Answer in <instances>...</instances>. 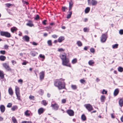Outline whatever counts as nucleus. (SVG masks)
<instances>
[{
    "label": "nucleus",
    "instance_id": "nucleus-60",
    "mask_svg": "<svg viewBox=\"0 0 123 123\" xmlns=\"http://www.w3.org/2000/svg\"><path fill=\"white\" fill-rule=\"evenodd\" d=\"M39 16H36V17L35 18V20H38L39 18Z\"/></svg>",
    "mask_w": 123,
    "mask_h": 123
},
{
    "label": "nucleus",
    "instance_id": "nucleus-31",
    "mask_svg": "<svg viewBox=\"0 0 123 123\" xmlns=\"http://www.w3.org/2000/svg\"><path fill=\"white\" fill-rule=\"evenodd\" d=\"M16 95L17 97V99L21 101V100L20 98L21 97L20 94H16Z\"/></svg>",
    "mask_w": 123,
    "mask_h": 123
},
{
    "label": "nucleus",
    "instance_id": "nucleus-59",
    "mask_svg": "<svg viewBox=\"0 0 123 123\" xmlns=\"http://www.w3.org/2000/svg\"><path fill=\"white\" fill-rule=\"evenodd\" d=\"M11 62L13 65H14V64H16V62L13 60H12Z\"/></svg>",
    "mask_w": 123,
    "mask_h": 123
},
{
    "label": "nucleus",
    "instance_id": "nucleus-43",
    "mask_svg": "<svg viewBox=\"0 0 123 123\" xmlns=\"http://www.w3.org/2000/svg\"><path fill=\"white\" fill-rule=\"evenodd\" d=\"M12 105V104L11 103H8L7 105V107L8 108H11V107Z\"/></svg>",
    "mask_w": 123,
    "mask_h": 123
},
{
    "label": "nucleus",
    "instance_id": "nucleus-23",
    "mask_svg": "<svg viewBox=\"0 0 123 123\" xmlns=\"http://www.w3.org/2000/svg\"><path fill=\"white\" fill-rule=\"evenodd\" d=\"M6 59V57L4 56H0V60L2 61H4Z\"/></svg>",
    "mask_w": 123,
    "mask_h": 123
},
{
    "label": "nucleus",
    "instance_id": "nucleus-7",
    "mask_svg": "<svg viewBox=\"0 0 123 123\" xmlns=\"http://www.w3.org/2000/svg\"><path fill=\"white\" fill-rule=\"evenodd\" d=\"M84 106L89 111H90L93 110L92 106L90 104H86Z\"/></svg>",
    "mask_w": 123,
    "mask_h": 123
},
{
    "label": "nucleus",
    "instance_id": "nucleus-8",
    "mask_svg": "<svg viewBox=\"0 0 123 123\" xmlns=\"http://www.w3.org/2000/svg\"><path fill=\"white\" fill-rule=\"evenodd\" d=\"M51 106L53 108V109L55 110H57L59 107V106L56 103L54 104H52Z\"/></svg>",
    "mask_w": 123,
    "mask_h": 123
},
{
    "label": "nucleus",
    "instance_id": "nucleus-25",
    "mask_svg": "<svg viewBox=\"0 0 123 123\" xmlns=\"http://www.w3.org/2000/svg\"><path fill=\"white\" fill-rule=\"evenodd\" d=\"M83 31L85 32H88L89 30V28L85 27L83 29Z\"/></svg>",
    "mask_w": 123,
    "mask_h": 123
},
{
    "label": "nucleus",
    "instance_id": "nucleus-3",
    "mask_svg": "<svg viewBox=\"0 0 123 123\" xmlns=\"http://www.w3.org/2000/svg\"><path fill=\"white\" fill-rule=\"evenodd\" d=\"M0 33V35L2 36H5L8 38H9L11 37L10 34L7 32L1 31Z\"/></svg>",
    "mask_w": 123,
    "mask_h": 123
},
{
    "label": "nucleus",
    "instance_id": "nucleus-17",
    "mask_svg": "<svg viewBox=\"0 0 123 123\" xmlns=\"http://www.w3.org/2000/svg\"><path fill=\"white\" fill-rule=\"evenodd\" d=\"M0 109L1 112H4L5 110V107L3 105H1L0 106Z\"/></svg>",
    "mask_w": 123,
    "mask_h": 123
},
{
    "label": "nucleus",
    "instance_id": "nucleus-21",
    "mask_svg": "<svg viewBox=\"0 0 123 123\" xmlns=\"http://www.w3.org/2000/svg\"><path fill=\"white\" fill-rule=\"evenodd\" d=\"M0 77L2 79H3L4 78V73L3 71L0 70Z\"/></svg>",
    "mask_w": 123,
    "mask_h": 123
},
{
    "label": "nucleus",
    "instance_id": "nucleus-13",
    "mask_svg": "<svg viewBox=\"0 0 123 123\" xmlns=\"http://www.w3.org/2000/svg\"><path fill=\"white\" fill-rule=\"evenodd\" d=\"M73 3L72 0H71L69 2V10L70 11L72 8L73 6Z\"/></svg>",
    "mask_w": 123,
    "mask_h": 123
},
{
    "label": "nucleus",
    "instance_id": "nucleus-47",
    "mask_svg": "<svg viewBox=\"0 0 123 123\" xmlns=\"http://www.w3.org/2000/svg\"><path fill=\"white\" fill-rule=\"evenodd\" d=\"M34 96H32V95H31L29 97V99L30 100H34Z\"/></svg>",
    "mask_w": 123,
    "mask_h": 123
},
{
    "label": "nucleus",
    "instance_id": "nucleus-6",
    "mask_svg": "<svg viewBox=\"0 0 123 123\" xmlns=\"http://www.w3.org/2000/svg\"><path fill=\"white\" fill-rule=\"evenodd\" d=\"M107 35L105 34H102L101 39V42L103 43L105 42L107 38Z\"/></svg>",
    "mask_w": 123,
    "mask_h": 123
},
{
    "label": "nucleus",
    "instance_id": "nucleus-51",
    "mask_svg": "<svg viewBox=\"0 0 123 123\" xmlns=\"http://www.w3.org/2000/svg\"><path fill=\"white\" fill-rule=\"evenodd\" d=\"M39 93L41 95H42L43 93V91L42 89H40L39 91Z\"/></svg>",
    "mask_w": 123,
    "mask_h": 123
},
{
    "label": "nucleus",
    "instance_id": "nucleus-1",
    "mask_svg": "<svg viewBox=\"0 0 123 123\" xmlns=\"http://www.w3.org/2000/svg\"><path fill=\"white\" fill-rule=\"evenodd\" d=\"M54 85L58 87L59 90H61L65 88V85L64 80L60 79L56 80L54 83Z\"/></svg>",
    "mask_w": 123,
    "mask_h": 123
},
{
    "label": "nucleus",
    "instance_id": "nucleus-50",
    "mask_svg": "<svg viewBox=\"0 0 123 123\" xmlns=\"http://www.w3.org/2000/svg\"><path fill=\"white\" fill-rule=\"evenodd\" d=\"M119 33L121 35L123 34V30L121 29L119 30Z\"/></svg>",
    "mask_w": 123,
    "mask_h": 123
},
{
    "label": "nucleus",
    "instance_id": "nucleus-26",
    "mask_svg": "<svg viewBox=\"0 0 123 123\" xmlns=\"http://www.w3.org/2000/svg\"><path fill=\"white\" fill-rule=\"evenodd\" d=\"M18 107L16 105H15L13 106L12 108H11V110L13 111H14L18 109Z\"/></svg>",
    "mask_w": 123,
    "mask_h": 123
},
{
    "label": "nucleus",
    "instance_id": "nucleus-29",
    "mask_svg": "<svg viewBox=\"0 0 123 123\" xmlns=\"http://www.w3.org/2000/svg\"><path fill=\"white\" fill-rule=\"evenodd\" d=\"M105 97L104 95H102L100 98L101 101L102 102H104L105 101Z\"/></svg>",
    "mask_w": 123,
    "mask_h": 123
},
{
    "label": "nucleus",
    "instance_id": "nucleus-16",
    "mask_svg": "<svg viewBox=\"0 0 123 123\" xmlns=\"http://www.w3.org/2000/svg\"><path fill=\"white\" fill-rule=\"evenodd\" d=\"M30 38L29 37L27 36H25L23 37V39L25 40L27 42H28L29 41Z\"/></svg>",
    "mask_w": 123,
    "mask_h": 123
},
{
    "label": "nucleus",
    "instance_id": "nucleus-18",
    "mask_svg": "<svg viewBox=\"0 0 123 123\" xmlns=\"http://www.w3.org/2000/svg\"><path fill=\"white\" fill-rule=\"evenodd\" d=\"M119 92V90L118 88L116 89L114 92V95L115 96H116Z\"/></svg>",
    "mask_w": 123,
    "mask_h": 123
},
{
    "label": "nucleus",
    "instance_id": "nucleus-39",
    "mask_svg": "<svg viewBox=\"0 0 123 123\" xmlns=\"http://www.w3.org/2000/svg\"><path fill=\"white\" fill-rule=\"evenodd\" d=\"M47 43H48V45L49 46H51L52 45V41L50 40H49L47 42Z\"/></svg>",
    "mask_w": 123,
    "mask_h": 123
},
{
    "label": "nucleus",
    "instance_id": "nucleus-22",
    "mask_svg": "<svg viewBox=\"0 0 123 123\" xmlns=\"http://www.w3.org/2000/svg\"><path fill=\"white\" fill-rule=\"evenodd\" d=\"M68 10V8L66 6H62V10L63 12H67Z\"/></svg>",
    "mask_w": 123,
    "mask_h": 123
},
{
    "label": "nucleus",
    "instance_id": "nucleus-63",
    "mask_svg": "<svg viewBox=\"0 0 123 123\" xmlns=\"http://www.w3.org/2000/svg\"><path fill=\"white\" fill-rule=\"evenodd\" d=\"M26 64L27 62H24L22 63V64L23 65H25Z\"/></svg>",
    "mask_w": 123,
    "mask_h": 123
},
{
    "label": "nucleus",
    "instance_id": "nucleus-2",
    "mask_svg": "<svg viewBox=\"0 0 123 123\" xmlns=\"http://www.w3.org/2000/svg\"><path fill=\"white\" fill-rule=\"evenodd\" d=\"M60 57L62 60V64L63 65L71 67L70 64L68 63L69 60L68 58H66V54L64 53L60 54Z\"/></svg>",
    "mask_w": 123,
    "mask_h": 123
},
{
    "label": "nucleus",
    "instance_id": "nucleus-54",
    "mask_svg": "<svg viewBox=\"0 0 123 123\" xmlns=\"http://www.w3.org/2000/svg\"><path fill=\"white\" fill-rule=\"evenodd\" d=\"M80 82L82 83H83L84 82H85V80H84L83 79H81L80 80Z\"/></svg>",
    "mask_w": 123,
    "mask_h": 123
},
{
    "label": "nucleus",
    "instance_id": "nucleus-12",
    "mask_svg": "<svg viewBox=\"0 0 123 123\" xmlns=\"http://www.w3.org/2000/svg\"><path fill=\"white\" fill-rule=\"evenodd\" d=\"M65 39V38L64 37L61 36L60 37L58 38V42L61 43Z\"/></svg>",
    "mask_w": 123,
    "mask_h": 123
},
{
    "label": "nucleus",
    "instance_id": "nucleus-41",
    "mask_svg": "<svg viewBox=\"0 0 123 123\" xmlns=\"http://www.w3.org/2000/svg\"><path fill=\"white\" fill-rule=\"evenodd\" d=\"M118 45L117 44H115L112 45V48L113 49H116L117 48Z\"/></svg>",
    "mask_w": 123,
    "mask_h": 123
},
{
    "label": "nucleus",
    "instance_id": "nucleus-64",
    "mask_svg": "<svg viewBox=\"0 0 123 123\" xmlns=\"http://www.w3.org/2000/svg\"><path fill=\"white\" fill-rule=\"evenodd\" d=\"M88 47L87 46H85V47L84 48V50H86L87 49H88Z\"/></svg>",
    "mask_w": 123,
    "mask_h": 123
},
{
    "label": "nucleus",
    "instance_id": "nucleus-55",
    "mask_svg": "<svg viewBox=\"0 0 123 123\" xmlns=\"http://www.w3.org/2000/svg\"><path fill=\"white\" fill-rule=\"evenodd\" d=\"M46 21H47V20H43L42 21V23L44 25H46Z\"/></svg>",
    "mask_w": 123,
    "mask_h": 123
},
{
    "label": "nucleus",
    "instance_id": "nucleus-10",
    "mask_svg": "<svg viewBox=\"0 0 123 123\" xmlns=\"http://www.w3.org/2000/svg\"><path fill=\"white\" fill-rule=\"evenodd\" d=\"M40 78L41 80H42L44 79V72L42 71L40 73Z\"/></svg>",
    "mask_w": 123,
    "mask_h": 123
},
{
    "label": "nucleus",
    "instance_id": "nucleus-46",
    "mask_svg": "<svg viewBox=\"0 0 123 123\" xmlns=\"http://www.w3.org/2000/svg\"><path fill=\"white\" fill-rule=\"evenodd\" d=\"M72 88L74 89H76L77 88V86L76 85H71Z\"/></svg>",
    "mask_w": 123,
    "mask_h": 123
},
{
    "label": "nucleus",
    "instance_id": "nucleus-20",
    "mask_svg": "<svg viewBox=\"0 0 123 123\" xmlns=\"http://www.w3.org/2000/svg\"><path fill=\"white\" fill-rule=\"evenodd\" d=\"M28 22L29 23L26 24V25L30 27H31L33 25V24L31 23V21L29 20Z\"/></svg>",
    "mask_w": 123,
    "mask_h": 123
},
{
    "label": "nucleus",
    "instance_id": "nucleus-28",
    "mask_svg": "<svg viewBox=\"0 0 123 123\" xmlns=\"http://www.w3.org/2000/svg\"><path fill=\"white\" fill-rule=\"evenodd\" d=\"M94 63V62L92 60H90L88 62L90 66H92Z\"/></svg>",
    "mask_w": 123,
    "mask_h": 123
},
{
    "label": "nucleus",
    "instance_id": "nucleus-14",
    "mask_svg": "<svg viewBox=\"0 0 123 123\" xmlns=\"http://www.w3.org/2000/svg\"><path fill=\"white\" fill-rule=\"evenodd\" d=\"M119 105L121 108L123 105V98L120 99L118 102Z\"/></svg>",
    "mask_w": 123,
    "mask_h": 123
},
{
    "label": "nucleus",
    "instance_id": "nucleus-5",
    "mask_svg": "<svg viewBox=\"0 0 123 123\" xmlns=\"http://www.w3.org/2000/svg\"><path fill=\"white\" fill-rule=\"evenodd\" d=\"M2 65L7 71H11V69L9 67V65L6 63H4L2 64Z\"/></svg>",
    "mask_w": 123,
    "mask_h": 123
},
{
    "label": "nucleus",
    "instance_id": "nucleus-35",
    "mask_svg": "<svg viewBox=\"0 0 123 123\" xmlns=\"http://www.w3.org/2000/svg\"><path fill=\"white\" fill-rule=\"evenodd\" d=\"M29 111L28 110H26L25 112V115L26 116H29L30 115V113H29Z\"/></svg>",
    "mask_w": 123,
    "mask_h": 123
},
{
    "label": "nucleus",
    "instance_id": "nucleus-34",
    "mask_svg": "<svg viewBox=\"0 0 123 123\" xmlns=\"http://www.w3.org/2000/svg\"><path fill=\"white\" fill-rule=\"evenodd\" d=\"M39 57L41 58H42L43 59L42 61H43L45 59V56L44 55H43L42 54H40L39 55Z\"/></svg>",
    "mask_w": 123,
    "mask_h": 123
},
{
    "label": "nucleus",
    "instance_id": "nucleus-53",
    "mask_svg": "<svg viewBox=\"0 0 123 123\" xmlns=\"http://www.w3.org/2000/svg\"><path fill=\"white\" fill-rule=\"evenodd\" d=\"M90 51L92 53H94L95 52V50L93 48H92L90 49Z\"/></svg>",
    "mask_w": 123,
    "mask_h": 123
},
{
    "label": "nucleus",
    "instance_id": "nucleus-15",
    "mask_svg": "<svg viewBox=\"0 0 123 123\" xmlns=\"http://www.w3.org/2000/svg\"><path fill=\"white\" fill-rule=\"evenodd\" d=\"M8 92L9 94L10 95L12 96L13 95V92L11 87H10L9 88Z\"/></svg>",
    "mask_w": 123,
    "mask_h": 123
},
{
    "label": "nucleus",
    "instance_id": "nucleus-37",
    "mask_svg": "<svg viewBox=\"0 0 123 123\" xmlns=\"http://www.w3.org/2000/svg\"><path fill=\"white\" fill-rule=\"evenodd\" d=\"M77 44L80 47L82 46V43L80 41H78L77 42Z\"/></svg>",
    "mask_w": 123,
    "mask_h": 123
},
{
    "label": "nucleus",
    "instance_id": "nucleus-30",
    "mask_svg": "<svg viewBox=\"0 0 123 123\" xmlns=\"http://www.w3.org/2000/svg\"><path fill=\"white\" fill-rule=\"evenodd\" d=\"M118 71L120 72H122L123 71V68L121 67H119L117 68Z\"/></svg>",
    "mask_w": 123,
    "mask_h": 123
},
{
    "label": "nucleus",
    "instance_id": "nucleus-62",
    "mask_svg": "<svg viewBox=\"0 0 123 123\" xmlns=\"http://www.w3.org/2000/svg\"><path fill=\"white\" fill-rule=\"evenodd\" d=\"M72 14V11H69L68 12V14L67 15H71Z\"/></svg>",
    "mask_w": 123,
    "mask_h": 123
},
{
    "label": "nucleus",
    "instance_id": "nucleus-38",
    "mask_svg": "<svg viewBox=\"0 0 123 123\" xmlns=\"http://www.w3.org/2000/svg\"><path fill=\"white\" fill-rule=\"evenodd\" d=\"M77 60L76 58H74L73 59L72 61V63L73 64H75L76 63Z\"/></svg>",
    "mask_w": 123,
    "mask_h": 123
},
{
    "label": "nucleus",
    "instance_id": "nucleus-27",
    "mask_svg": "<svg viewBox=\"0 0 123 123\" xmlns=\"http://www.w3.org/2000/svg\"><path fill=\"white\" fill-rule=\"evenodd\" d=\"M12 120L13 123H18L16 119L14 117H12Z\"/></svg>",
    "mask_w": 123,
    "mask_h": 123
},
{
    "label": "nucleus",
    "instance_id": "nucleus-42",
    "mask_svg": "<svg viewBox=\"0 0 123 123\" xmlns=\"http://www.w3.org/2000/svg\"><path fill=\"white\" fill-rule=\"evenodd\" d=\"M5 5L8 8L12 6H13V5H12V4H10V3L6 4H5Z\"/></svg>",
    "mask_w": 123,
    "mask_h": 123
},
{
    "label": "nucleus",
    "instance_id": "nucleus-44",
    "mask_svg": "<svg viewBox=\"0 0 123 123\" xmlns=\"http://www.w3.org/2000/svg\"><path fill=\"white\" fill-rule=\"evenodd\" d=\"M65 49L63 48H59L58 49V51L59 52H61L64 51Z\"/></svg>",
    "mask_w": 123,
    "mask_h": 123
},
{
    "label": "nucleus",
    "instance_id": "nucleus-4",
    "mask_svg": "<svg viewBox=\"0 0 123 123\" xmlns=\"http://www.w3.org/2000/svg\"><path fill=\"white\" fill-rule=\"evenodd\" d=\"M90 0H87L88 5H92V6H96L97 5V2L96 0H92L90 2Z\"/></svg>",
    "mask_w": 123,
    "mask_h": 123
},
{
    "label": "nucleus",
    "instance_id": "nucleus-40",
    "mask_svg": "<svg viewBox=\"0 0 123 123\" xmlns=\"http://www.w3.org/2000/svg\"><path fill=\"white\" fill-rule=\"evenodd\" d=\"M31 55L32 56L34 57L36 55L35 53L33 51H31L30 53Z\"/></svg>",
    "mask_w": 123,
    "mask_h": 123
},
{
    "label": "nucleus",
    "instance_id": "nucleus-9",
    "mask_svg": "<svg viewBox=\"0 0 123 123\" xmlns=\"http://www.w3.org/2000/svg\"><path fill=\"white\" fill-rule=\"evenodd\" d=\"M67 112L70 116H73L74 115V112L72 110H68L67 111Z\"/></svg>",
    "mask_w": 123,
    "mask_h": 123
},
{
    "label": "nucleus",
    "instance_id": "nucleus-58",
    "mask_svg": "<svg viewBox=\"0 0 123 123\" xmlns=\"http://www.w3.org/2000/svg\"><path fill=\"white\" fill-rule=\"evenodd\" d=\"M52 37L55 38H57V36L56 35H54L52 36Z\"/></svg>",
    "mask_w": 123,
    "mask_h": 123
},
{
    "label": "nucleus",
    "instance_id": "nucleus-45",
    "mask_svg": "<svg viewBox=\"0 0 123 123\" xmlns=\"http://www.w3.org/2000/svg\"><path fill=\"white\" fill-rule=\"evenodd\" d=\"M6 53V52L5 50H1L0 51V53L1 54L5 55Z\"/></svg>",
    "mask_w": 123,
    "mask_h": 123
},
{
    "label": "nucleus",
    "instance_id": "nucleus-57",
    "mask_svg": "<svg viewBox=\"0 0 123 123\" xmlns=\"http://www.w3.org/2000/svg\"><path fill=\"white\" fill-rule=\"evenodd\" d=\"M32 44L36 46V45H37L38 44L37 43H35V42H32Z\"/></svg>",
    "mask_w": 123,
    "mask_h": 123
},
{
    "label": "nucleus",
    "instance_id": "nucleus-36",
    "mask_svg": "<svg viewBox=\"0 0 123 123\" xmlns=\"http://www.w3.org/2000/svg\"><path fill=\"white\" fill-rule=\"evenodd\" d=\"M42 104L46 106L47 104V103L46 102L45 100H43L42 101Z\"/></svg>",
    "mask_w": 123,
    "mask_h": 123
},
{
    "label": "nucleus",
    "instance_id": "nucleus-32",
    "mask_svg": "<svg viewBox=\"0 0 123 123\" xmlns=\"http://www.w3.org/2000/svg\"><path fill=\"white\" fill-rule=\"evenodd\" d=\"M81 118L82 120L83 121H85L86 119V117L84 114H83L82 115Z\"/></svg>",
    "mask_w": 123,
    "mask_h": 123
},
{
    "label": "nucleus",
    "instance_id": "nucleus-11",
    "mask_svg": "<svg viewBox=\"0 0 123 123\" xmlns=\"http://www.w3.org/2000/svg\"><path fill=\"white\" fill-rule=\"evenodd\" d=\"M45 109L41 108H39L38 110V112L39 115H40L43 113L45 111Z\"/></svg>",
    "mask_w": 123,
    "mask_h": 123
},
{
    "label": "nucleus",
    "instance_id": "nucleus-52",
    "mask_svg": "<svg viewBox=\"0 0 123 123\" xmlns=\"http://www.w3.org/2000/svg\"><path fill=\"white\" fill-rule=\"evenodd\" d=\"M21 123H32L30 121H22Z\"/></svg>",
    "mask_w": 123,
    "mask_h": 123
},
{
    "label": "nucleus",
    "instance_id": "nucleus-19",
    "mask_svg": "<svg viewBox=\"0 0 123 123\" xmlns=\"http://www.w3.org/2000/svg\"><path fill=\"white\" fill-rule=\"evenodd\" d=\"M15 92L16 94L20 93L19 88L17 86H15Z\"/></svg>",
    "mask_w": 123,
    "mask_h": 123
},
{
    "label": "nucleus",
    "instance_id": "nucleus-48",
    "mask_svg": "<svg viewBox=\"0 0 123 123\" xmlns=\"http://www.w3.org/2000/svg\"><path fill=\"white\" fill-rule=\"evenodd\" d=\"M102 94H106L107 93V91H105V89H103L102 91Z\"/></svg>",
    "mask_w": 123,
    "mask_h": 123
},
{
    "label": "nucleus",
    "instance_id": "nucleus-24",
    "mask_svg": "<svg viewBox=\"0 0 123 123\" xmlns=\"http://www.w3.org/2000/svg\"><path fill=\"white\" fill-rule=\"evenodd\" d=\"M11 32L13 33L15 31H16L17 30V28L15 27H13L11 29Z\"/></svg>",
    "mask_w": 123,
    "mask_h": 123
},
{
    "label": "nucleus",
    "instance_id": "nucleus-56",
    "mask_svg": "<svg viewBox=\"0 0 123 123\" xmlns=\"http://www.w3.org/2000/svg\"><path fill=\"white\" fill-rule=\"evenodd\" d=\"M66 100L65 99H63L62 100V103H66Z\"/></svg>",
    "mask_w": 123,
    "mask_h": 123
},
{
    "label": "nucleus",
    "instance_id": "nucleus-49",
    "mask_svg": "<svg viewBox=\"0 0 123 123\" xmlns=\"http://www.w3.org/2000/svg\"><path fill=\"white\" fill-rule=\"evenodd\" d=\"M18 82L20 83L21 84H22L23 82V80L21 79H20L18 80Z\"/></svg>",
    "mask_w": 123,
    "mask_h": 123
},
{
    "label": "nucleus",
    "instance_id": "nucleus-61",
    "mask_svg": "<svg viewBox=\"0 0 123 123\" xmlns=\"http://www.w3.org/2000/svg\"><path fill=\"white\" fill-rule=\"evenodd\" d=\"M4 48L5 49H7L8 48V46L7 45H5L4 46Z\"/></svg>",
    "mask_w": 123,
    "mask_h": 123
},
{
    "label": "nucleus",
    "instance_id": "nucleus-33",
    "mask_svg": "<svg viewBox=\"0 0 123 123\" xmlns=\"http://www.w3.org/2000/svg\"><path fill=\"white\" fill-rule=\"evenodd\" d=\"M90 10V7H88L86 8L85 10V12L86 13H88L89 11Z\"/></svg>",
    "mask_w": 123,
    "mask_h": 123
}]
</instances>
